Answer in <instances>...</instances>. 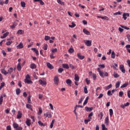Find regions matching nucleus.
I'll list each match as a JSON object with an SVG mask.
<instances>
[{
    "label": "nucleus",
    "instance_id": "nucleus-1",
    "mask_svg": "<svg viewBox=\"0 0 130 130\" xmlns=\"http://www.w3.org/2000/svg\"><path fill=\"white\" fill-rule=\"evenodd\" d=\"M99 75L102 78H104L105 77L108 76V72H103V71H102L101 72H100Z\"/></svg>",
    "mask_w": 130,
    "mask_h": 130
},
{
    "label": "nucleus",
    "instance_id": "nucleus-2",
    "mask_svg": "<svg viewBox=\"0 0 130 130\" xmlns=\"http://www.w3.org/2000/svg\"><path fill=\"white\" fill-rule=\"evenodd\" d=\"M59 81V79H58V76H55L54 78V84L56 85H58Z\"/></svg>",
    "mask_w": 130,
    "mask_h": 130
},
{
    "label": "nucleus",
    "instance_id": "nucleus-3",
    "mask_svg": "<svg viewBox=\"0 0 130 130\" xmlns=\"http://www.w3.org/2000/svg\"><path fill=\"white\" fill-rule=\"evenodd\" d=\"M119 69L124 74L125 73V69H124L123 65H120Z\"/></svg>",
    "mask_w": 130,
    "mask_h": 130
},
{
    "label": "nucleus",
    "instance_id": "nucleus-4",
    "mask_svg": "<svg viewBox=\"0 0 130 130\" xmlns=\"http://www.w3.org/2000/svg\"><path fill=\"white\" fill-rule=\"evenodd\" d=\"M22 117V113L21 111H18V114L17 115V119H20Z\"/></svg>",
    "mask_w": 130,
    "mask_h": 130
},
{
    "label": "nucleus",
    "instance_id": "nucleus-5",
    "mask_svg": "<svg viewBox=\"0 0 130 130\" xmlns=\"http://www.w3.org/2000/svg\"><path fill=\"white\" fill-rule=\"evenodd\" d=\"M129 13H124L123 14V19H124V20H126L127 19V17H129Z\"/></svg>",
    "mask_w": 130,
    "mask_h": 130
},
{
    "label": "nucleus",
    "instance_id": "nucleus-6",
    "mask_svg": "<svg viewBox=\"0 0 130 130\" xmlns=\"http://www.w3.org/2000/svg\"><path fill=\"white\" fill-rule=\"evenodd\" d=\"M39 82L42 85H46L47 84V83H46V81H43L42 80H40L39 81Z\"/></svg>",
    "mask_w": 130,
    "mask_h": 130
},
{
    "label": "nucleus",
    "instance_id": "nucleus-7",
    "mask_svg": "<svg viewBox=\"0 0 130 130\" xmlns=\"http://www.w3.org/2000/svg\"><path fill=\"white\" fill-rule=\"evenodd\" d=\"M85 44L87 47H90L91 45V41H86Z\"/></svg>",
    "mask_w": 130,
    "mask_h": 130
},
{
    "label": "nucleus",
    "instance_id": "nucleus-8",
    "mask_svg": "<svg viewBox=\"0 0 130 130\" xmlns=\"http://www.w3.org/2000/svg\"><path fill=\"white\" fill-rule=\"evenodd\" d=\"M44 116L46 118H51V113L50 112H47L46 114H44Z\"/></svg>",
    "mask_w": 130,
    "mask_h": 130
},
{
    "label": "nucleus",
    "instance_id": "nucleus-9",
    "mask_svg": "<svg viewBox=\"0 0 130 130\" xmlns=\"http://www.w3.org/2000/svg\"><path fill=\"white\" fill-rule=\"evenodd\" d=\"M83 32L85 34H86V35H90V32L88 30H87L86 28H83Z\"/></svg>",
    "mask_w": 130,
    "mask_h": 130
},
{
    "label": "nucleus",
    "instance_id": "nucleus-10",
    "mask_svg": "<svg viewBox=\"0 0 130 130\" xmlns=\"http://www.w3.org/2000/svg\"><path fill=\"white\" fill-rule=\"evenodd\" d=\"M17 34L18 35H24V31L23 30H22V29H19L17 31Z\"/></svg>",
    "mask_w": 130,
    "mask_h": 130
},
{
    "label": "nucleus",
    "instance_id": "nucleus-11",
    "mask_svg": "<svg viewBox=\"0 0 130 130\" xmlns=\"http://www.w3.org/2000/svg\"><path fill=\"white\" fill-rule=\"evenodd\" d=\"M23 47H24V46L23 44H22V43H20V44L18 45V46H17V48L19 49H22L23 48Z\"/></svg>",
    "mask_w": 130,
    "mask_h": 130
},
{
    "label": "nucleus",
    "instance_id": "nucleus-12",
    "mask_svg": "<svg viewBox=\"0 0 130 130\" xmlns=\"http://www.w3.org/2000/svg\"><path fill=\"white\" fill-rule=\"evenodd\" d=\"M9 34V32H6V33L4 34V35L3 36H1V39H4L6 38Z\"/></svg>",
    "mask_w": 130,
    "mask_h": 130
},
{
    "label": "nucleus",
    "instance_id": "nucleus-13",
    "mask_svg": "<svg viewBox=\"0 0 130 130\" xmlns=\"http://www.w3.org/2000/svg\"><path fill=\"white\" fill-rule=\"evenodd\" d=\"M47 66L50 70L53 69V66L51 65V64H50L49 62L47 63Z\"/></svg>",
    "mask_w": 130,
    "mask_h": 130
},
{
    "label": "nucleus",
    "instance_id": "nucleus-14",
    "mask_svg": "<svg viewBox=\"0 0 130 130\" xmlns=\"http://www.w3.org/2000/svg\"><path fill=\"white\" fill-rule=\"evenodd\" d=\"M85 109L87 112H90L93 109V108L92 107L88 108L87 107H85Z\"/></svg>",
    "mask_w": 130,
    "mask_h": 130
},
{
    "label": "nucleus",
    "instance_id": "nucleus-15",
    "mask_svg": "<svg viewBox=\"0 0 130 130\" xmlns=\"http://www.w3.org/2000/svg\"><path fill=\"white\" fill-rule=\"evenodd\" d=\"M22 67L21 66V63H18L17 66V69L18 71H21Z\"/></svg>",
    "mask_w": 130,
    "mask_h": 130
},
{
    "label": "nucleus",
    "instance_id": "nucleus-16",
    "mask_svg": "<svg viewBox=\"0 0 130 130\" xmlns=\"http://www.w3.org/2000/svg\"><path fill=\"white\" fill-rule=\"evenodd\" d=\"M77 56L80 59H83L84 58V56H81L80 53H78Z\"/></svg>",
    "mask_w": 130,
    "mask_h": 130
},
{
    "label": "nucleus",
    "instance_id": "nucleus-17",
    "mask_svg": "<svg viewBox=\"0 0 130 130\" xmlns=\"http://www.w3.org/2000/svg\"><path fill=\"white\" fill-rule=\"evenodd\" d=\"M74 79H75V80L76 82H78V81H79V80H80V78L79 77V75H77V74L75 75V78Z\"/></svg>",
    "mask_w": 130,
    "mask_h": 130
},
{
    "label": "nucleus",
    "instance_id": "nucleus-18",
    "mask_svg": "<svg viewBox=\"0 0 130 130\" xmlns=\"http://www.w3.org/2000/svg\"><path fill=\"white\" fill-rule=\"evenodd\" d=\"M63 68H65L66 69H70V66L68 64H62V65Z\"/></svg>",
    "mask_w": 130,
    "mask_h": 130
},
{
    "label": "nucleus",
    "instance_id": "nucleus-19",
    "mask_svg": "<svg viewBox=\"0 0 130 130\" xmlns=\"http://www.w3.org/2000/svg\"><path fill=\"white\" fill-rule=\"evenodd\" d=\"M66 83L70 86H71V84H72V80H70V79H68L66 81Z\"/></svg>",
    "mask_w": 130,
    "mask_h": 130
},
{
    "label": "nucleus",
    "instance_id": "nucleus-20",
    "mask_svg": "<svg viewBox=\"0 0 130 130\" xmlns=\"http://www.w3.org/2000/svg\"><path fill=\"white\" fill-rule=\"evenodd\" d=\"M25 83L29 84L32 83V81L30 80L29 79H25Z\"/></svg>",
    "mask_w": 130,
    "mask_h": 130
},
{
    "label": "nucleus",
    "instance_id": "nucleus-21",
    "mask_svg": "<svg viewBox=\"0 0 130 130\" xmlns=\"http://www.w3.org/2000/svg\"><path fill=\"white\" fill-rule=\"evenodd\" d=\"M30 68L32 69H35L37 68V66L35 64V63H32V64H30Z\"/></svg>",
    "mask_w": 130,
    "mask_h": 130
},
{
    "label": "nucleus",
    "instance_id": "nucleus-22",
    "mask_svg": "<svg viewBox=\"0 0 130 130\" xmlns=\"http://www.w3.org/2000/svg\"><path fill=\"white\" fill-rule=\"evenodd\" d=\"M17 25H18V23H16V22H14V23H13V24L10 26V27H11V28H12V29H14V28H15L16 27V26H17Z\"/></svg>",
    "mask_w": 130,
    "mask_h": 130
},
{
    "label": "nucleus",
    "instance_id": "nucleus-23",
    "mask_svg": "<svg viewBox=\"0 0 130 130\" xmlns=\"http://www.w3.org/2000/svg\"><path fill=\"white\" fill-rule=\"evenodd\" d=\"M31 120L29 119H27L26 121V124L27 126H30L31 125V122H30Z\"/></svg>",
    "mask_w": 130,
    "mask_h": 130
},
{
    "label": "nucleus",
    "instance_id": "nucleus-24",
    "mask_svg": "<svg viewBox=\"0 0 130 130\" xmlns=\"http://www.w3.org/2000/svg\"><path fill=\"white\" fill-rule=\"evenodd\" d=\"M105 123L107 125H109V117L108 116H107L106 118H105Z\"/></svg>",
    "mask_w": 130,
    "mask_h": 130
},
{
    "label": "nucleus",
    "instance_id": "nucleus-25",
    "mask_svg": "<svg viewBox=\"0 0 130 130\" xmlns=\"http://www.w3.org/2000/svg\"><path fill=\"white\" fill-rule=\"evenodd\" d=\"M16 93L17 95H19L20 93H21V89L19 88H17L16 90Z\"/></svg>",
    "mask_w": 130,
    "mask_h": 130
},
{
    "label": "nucleus",
    "instance_id": "nucleus-26",
    "mask_svg": "<svg viewBox=\"0 0 130 130\" xmlns=\"http://www.w3.org/2000/svg\"><path fill=\"white\" fill-rule=\"evenodd\" d=\"M1 72L5 75H6L8 74V72H7V71H6V70L5 69H2Z\"/></svg>",
    "mask_w": 130,
    "mask_h": 130
},
{
    "label": "nucleus",
    "instance_id": "nucleus-27",
    "mask_svg": "<svg viewBox=\"0 0 130 130\" xmlns=\"http://www.w3.org/2000/svg\"><path fill=\"white\" fill-rule=\"evenodd\" d=\"M54 122H55V120L53 119L52 120L51 124H50V128H52L53 127V125L54 124Z\"/></svg>",
    "mask_w": 130,
    "mask_h": 130
},
{
    "label": "nucleus",
    "instance_id": "nucleus-28",
    "mask_svg": "<svg viewBox=\"0 0 130 130\" xmlns=\"http://www.w3.org/2000/svg\"><path fill=\"white\" fill-rule=\"evenodd\" d=\"M43 113V110L41 108H39V112L38 113V114L40 115L41 114Z\"/></svg>",
    "mask_w": 130,
    "mask_h": 130
},
{
    "label": "nucleus",
    "instance_id": "nucleus-29",
    "mask_svg": "<svg viewBox=\"0 0 130 130\" xmlns=\"http://www.w3.org/2000/svg\"><path fill=\"white\" fill-rule=\"evenodd\" d=\"M120 27L122 28H124L126 30H129V28L127 27L126 26H124V25H120Z\"/></svg>",
    "mask_w": 130,
    "mask_h": 130
},
{
    "label": "nucleus",
    "instance_id": "nucleus-30",
    "mask_svg": "<svg viewBox=\"0 0 130 130\" xmlns=\"http://www.w3.org/2000/svg\"><path fill=\"white\" fill-rule=\"evenodd\" d=\"M88 99H89V97L88 96L86 97V98L83 103V106H85V105L87 104V103H88Z\"/></svg>",
    "mask_w": 130,
    "mask_h": 130
},
{
    "label": "nucleus",
    "instance_id": "nucleus-31",
    "mask_svg": "<svg viewBox=\"0 0 130 130\" xmlns=\"http://www.w3.org/2000/svg\"><path fill=\"white\" fill-rule=\"evenodd\" d=\"M13 127L15 128V129L19 127V125L16 123H13Z\"/></svg>",
    "mask_w": 130,
    "mask_h": 130
},
{
    "label": "nucleus",
    "instance_id": "nucleus-32",
    "mask_svg": "<svg viewBox=\"0 0 130 130\" xmlns=\"http://www.w3.org/2000/svg\"><path fill=\"white\" fill-rule=\"evenodd\" d=\"M13 72V68H11L9 69H8V74H11Z\"/></svg>",
    "mask_w": 130,
    "mask_h": 130
},
{
    "label": "nucleus",
    "instance_id": "nucleus-33",
    "mask_svg": "<svg viewBox=\"0 0 130 130\" xmlns=\"http://www.w3.org/2000/svg\"><path fill=\"white\" fill-rule=\"evenodd\" d=\"M26 107L27 109H30L31 110H32V109L31 108V105H30L29 104L26 105Z\"/></svg>",
    "mask_w": 130,
    "mask_h": 130
},
{
    "label": "nucleus",
    "instance_id": "nucleus-34",
    "mask_svg": "<svg viewBox=\"0 0 130 130\" xmlns=\"http://www.w3.org/2000/svg\"><path fill=\"white\" fill-rule=\"evenodd\" d=\"M74 51H75V50H74V49H73V48H70V49H69V52L70 53H74Z\"/></svg>",
    "mask_w": 130,
    "mask_h": 130
},
{
    "label": "nucleus",
    "instance_id": "nucleus-35",
    "mask_svg": "<svg viewBox=\"0 0 130 130\" xmlns=\"http://www.w3.org/2000/svg\"><path fill=\"white\" fill-rule=\"evenodd\" d=\"M3 95H1L0 96V105H1L3 102Z\"/></svg>",
    "mask_w": 130,
    "mask_h": 130
},
{
    "label": "nucleus",
    "instance_id": "nucleus-36",
    "mask_svg": "<svg viewBox=\"0 0 130 130\" xmlns=\"http://www.w3.org/2000/svg\"><path fill=\"white\" fill-rule=\"evenodd\" d=\"M115 57V54L114 51H113L112 52L111 58H113V59H114Z\"/></svg>",
    "mask_w": 130,
    "mask_h": 130
},
{
    "label": "nucleus",
    "instance_id": "nucleus-37",
    "mask_svg": "<svg viewBox=\"0 0 130 130\" xmlns=\"http://www.w3.org/2000/svg\"><path fill=\"white\" fill-rule=\"evenodd\" d=\"M76 26V24L74 22H72V25H69V27L74 28Z\"/></svg>",
    "mask_w": 130,
    "mask_h": 130
},
{
    "label": "nucleus",
    "instance_id": "nucleus-38",
    "mask_svg": "<svg viewBox=\"0 0 130 130\" xmlns=\"http://www.w3.org/2000/svg\"><path fill=\"white\" fill-rule=\"evenodd\" d=\"M38 123H39L40 126H45V125L43 122H42L41 121H39Z\"/></svg>",
    "mask_w": 130,
    "mask_h": 130
},
{
    "label": "nucleus",
    "instance_id": "nucleus-39",
    "mask_svg": "<svg viewBox=\"0 0 130 130\" xmlns=\"http://www.w3.org/2000/svg\"><path fill=\"white\" fill-rule=\"evenodd\" d=\"M109 113H110V116L111 117H112V115H113V110L112 109H110L109 110Z\"/></svg>",
    "mask_w": 130,
    "mask_h": 130
},
{
    "label": "nucleus",
    "instance_id": "nucleus-40",
    "mask_svg": "<svg viewBox=\"0 0 130 130\" xmlns=\"http://www.w3.org/2000/svg\"><path fill=\"white\" fill-rule=\"evenodd\" d=\"M21 7H23V8H25V5H26V4L24 2H21Z\"/></svg>",
    "mask_w": 130,
    "mask_h": 130
},
{
    "label": "nucleus",
    "instance_id": "nucleus-41",
    "mask_svg": "<svg viewBox=\"0 0 130 130\" xmlns=\"http://www.w3.org/2000/svg\"><path fill=\"white\" fill-rule=\"evenodd\" d=\"M128 85V83H124L123 85H122V86L120 87V88H125V87H126Z\"/></svg>",
    "mask_w": 130,
    "mask_h": 130
},
{
    "label": "nucleus",
    "instance_id": "nucleus-42",
    "mask_svg": "<svg viewBox=\"0 0 130 130\" xmlns=\"http://www.w3.org/2000/svg\"><path fill=\"white\" fill-rule=\"evenodd\" d=\"M62 72H63V69H62V68H59V69H58V72L59 74H61V73H62Z\"/></svg>",
    "mask_w": 130,
    "mask_h": 130
},
{
    "label": "nucleus",
    "instance_id": "nucleus-43",
    "mask_svg": "<svg viewBox=\"0 0 130 130\" xmlns=\"http://www.w3.org/2000/svg\"><path fill=\"white\" fill-rule=\"evenodd\" d=\"M84 93H85V94L88 93V90H87V86H85L84 87Z\"/></svg>",
    "mask_w": 130,
    "mask_h": 130
},
{
    "label": "nucleus",
    "instance_id": "nucleus-44",
    "mask_svg": "<svg viewBox=\"0 0 130 130\" xmlns=\"http://www.w3.org/2000/svg\"><path fill=\"white\" fill-rule=\"evenodd\" d=\"M113 76L115 78H118L119 77V75L116 74V73H115V72H114Z\"/></svg>",
    "mask_w": 130,
    "mask_h": 130
},
{
    "label": "nucleus",
    "instance_id": "nucleus-45",
    "mask_svg": "<svg viewBox=\"0 0 130 130\" xmlns=\"http://www.w3.org/2000/svg\"><path fill=\"white\" fill-rule=\"evenodd\" d=\"M49 39H50V37H49V36H46L45 37V40L46 41H47L49 40Z\"/></svg>",
    "mask_w": 130,
    "mask_h": 130
},
{
    "label": "nucleus",
    "instance_id": "nucleus-46",
    "mask_svg": "<svg viewBox=\"0 0 130 130\" xmlns=\"http://www.w3.org/2000/svg\"><path fill=\"white\" fill-rule=\"evenodd\" d=\"M120 82L119 81H118L116 83V85H115V87L116 88H119V86H120Z\"/></svg>",
    "mask_w": 130,
    "mask_h": 130
},
{
    "label": "nucleus",
    "instance_id": "nucleus-47",
    "mask_svg": "<svg viewBox=\"0 0 130 130\" xmlns=\"http://www.w3.org/2000/svg\"><path fill=\"white\" fill-rule=\"evenodd\" d=\"M92 78L94 81H95L96 79V75L95 74H92Z\"/></svg>",
    "mask_w": 130,
    "mask_h": 130
},
{
    "label": "nucleus",
    "instance_id": "nucleus-48",
    "mask_svg": "<svg viewBox=\"0 0 130 130\" xmlns=\"http://www.w3.org/2000/svg\"><path fill=\"white\" fill-rule=\"evenodd\" d=\"M47 47H48V46H47V44H45L44 45V47H43V49L44 50H47Z\"/></svg>",
    "mask_w": 130,
    "mask_h": 130
},
{
    "label": "nucleus",
    "instance_id": "nucleus-49",
    "mask_svg": "<svg viewBox=\"0 0 130 130\" xmlns=\"http://www.w3.org/2000/svg\"><path fill=\"white\" fill-rule=\"evenodd\" d=\"M27 101H28V103H29V104H31V97L30 96H28V97Z\"/></svg>",
    "mask_w": 130,
    "mask_h": 130
},
{
    "label": "nucleus",
    "instance_id": "nucleus-50",
    "mask_svg": "<svg viewBox=\"0 0 130 130\" xmlns=\"http://www.w3.org/2000/svg\"><path fill=\"white\" fill-rule=\"evenodd\" d=\"M5 85V83L3 82L2 83H1V85L0 86V90H1Z\"/></svg>",
    "mask_w": 130,
    "mask_h": 130
},
{
    "label": "nucleus",
    "instance_id": "nucleus-51",
    "mask_svg": "<svg viewBox=\"0 0 130 130\" xmlns=\"http://www.w3.org/2000/svg\"><path fill=\"white\" fill-rule=\"evenodd\" d=\"M102 130H108V129L105 127L104 124L102 125Z\"/></svg>",
    "mask_w": 130,
    "mask_h": 130
},
{
    "label": "nucleus",
    "instance_id": "nucleus-52",
    "mask_svg": "<svg viewBox=\"0 0 130 130\" xmlns=\"http://www.w3.org/2000/svg\"><path fill=\"white\" fill-rule=\"evenodd\" d=\"M112 87V85L111 84H110L109 86H108L106 88V90H109V89H110Z\"/></svg>",
    "mask_w": 130,
    "mask_h": 130
},
{
    "label": "nucleus",
    "instance_id": "nucleus-53",
    "mask_svg": "<svg viewBox=\"0 0 130 130\" xmlns=\"http://www.w3.org/2000/svg\"><path fill=\"white\" fill-rule=\"evenodd\" d=\"M39 2L40 4L41 5H42V6H43V5H45L44 2L42 0H40Z\"/></svg>",
    "mask_w": 130,
    "mask_h": 130
},
{
    "label": "nucleus",
    "instance_id": "nucleus-54",
    "mask_svg": "<svg viewBox=\"0 0 130 130\" xmlns=\"http://www.w3.org/2000/svg\"><path fill=\"white\" fill-rule=\"evenodd\" d=\"M123 95V92L122 91H120L119 93V96L120 97H122Z\"/></svg>",
    "mask_w": 130,
    "mask_h": 130
},
{
    "label": "nucleus",
    "instance_id": "nucleus-55",
    "mask_svg": "<svg viewBox=\"0 0 130 130\" xmlns=\"http://www.w3.org/2000/svg\"><path fill=\"white\" fill-rule=\"evenodd\" d=\"M56 52H57V49H56V48L55 49H53L52 50V52H53V53Z\"/></svg>",
    "mask_w": 130,
    "mask_h": 130
},
{
    "label": "nucleus",
    "instance_id": "nucleus-56",
    "mask_svg": "<svg viewBox=\"0 0 130 130\" xmlns=\"http://www.w3.org/2000/svg\"><path fill=\"white\" fill-rule=\"evenodd\" d=\"M6 130H12L11 126L10 125L7 126L6 127Z\"/></svg>",
    "mask_w": 130,
    "mask_h": 130
},
{
    "label": "nucleus",
    "instance_id": "nucleus-57",
    "mask_svg": "<svg viewBox=\"0 0 130 130\" xmlns=\"http://www.w3.org/2000/svg\"><path fill=\"white\" fill-rule=\"evenodd\" d=\"M30 79V76H29V75H27L25 76V79Z\"/></svg>",
    "mask_w": 130,
    "mask_h": 130
},
{
    "label": "nucleus",
    "instance_id": "nucleus-58",
    "mask_svg": "<svg viewBox=\"0 0 130 130\" xmlns=\"http://www.w3.org/2000/svg\"><path fill=\"white\" fill-rule=\"evenodd\" d=\"M107 94H108V95H109V96H111V95H112V94L111 93V91L110 90H109V91H108Z\"/></svg>",
    "mask_w": 130,
    "mask_h": 130
},
{
    "label": "nucleus",
    "instance_id": "nucleus-59",
    "mask_svg": "<svg viewBox=\"0 0 130 130\" xmlns=\"http://www.w3.org/2000/svg\"><path fill=\"white\" fill-rule=\"evenodd\" d=\"M83 100H84V98H81L80 100L78 102V104H81L82 102V101H83Z\"/></svg>",
    "mask_w": 130,
    "mask_h": 130
},
{
    "label": "nucleus",
    "instance_id": "nucleus-60",
    "mask_svg": "<svg viewBox=\"0 0 130 130\" xmlns=\"http://www.w3.org/2000/svg\"><path fill=\"white\" fill-rule=\"evenodd\" d=\"M16 130H23V128L21 127H18L16 129H15Z\"/></svg>",
    "mask_w": 130,
    "mask_h": 130
},
{
    "label": "nucleus",
    "instance_id": "nucleus-61",
    "mask_svg": "<svg viewBox=\"0 0 130 130\" xmlns=\"http://www.w3.org/2000/svg\"><path fill=\"white\" fill-rule=\"evenodd\" d=\"M85 81H86V82L87 83V85H88V84H90V81H89V80H88L87 79H86Z\"/></svg>",
    "mask_w": 130,
    "mask_h": 130
},
{
    "label": "nucleus",
    "instance_id": "nucleus-62",
    "mask_svg": "<svg viewBox=\"0 0 130 130\" xmlns=\"http://www.w3.org/2000/svg\"><path fill=\"white\" fill-rule=\"evenodd\" d=\"M93 112H91V113L89 114L88 117H89V118H90L91 116H93Z\"/></svg>",
    "mask_w": 130,
    "mask_h": 130
},
{
    "label": "nucleus",
    "instance_id": "nucleus-63",
    "mask_svg": "<svg viewBox=\"0 0 130 130\" xmlns=\"http://www.w3.org/2000/svg\"><path fill=\"white\" fill-rule=\"evenodd\" d=\"M127 63L128 65V67L130 68V60H127Z\"/></svg>",
    "mask_w": 130,
    "mask_h": 130
},
{
    "label": "nucleus",
    "instance_id": "nucleus-64",
    "mask_svg": "<svg viewBox=\"0 0 130 130\" xmlns=\"http://www.w3.org/2000/svg\"><path fill=\"white\" fill-rule=\"evenodd\" d=\"M127 96L129 98H130V90L127 92Z\"/></svg>",
    "mask_w": 130,
    "mask_h": 130
}]
</instances>
